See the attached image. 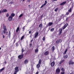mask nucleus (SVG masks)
<instances>
[{
	"label": "nucleus",
	"instance_id": "f257e3e1",
	"mask_svg": "<svg viewBox=\"0 0 74 74\" xmlns=\"http://www.w3.org/2000/svg\"><path fill=\"white\" fill-rule=\"evenodd\" d=\"M14 74H16L18 72H19V69H18V66H16L14 68Z\"/></svg>",
	"mask_w": 74,
	"mask_h": 74
},
{
	"label": "nucleus",
	"instance_id": "f03ea898",
	"mask_svg": "<svg viewBox=\"0 0 74 74\" xmlns=\"http://www.w3.org/2000/svg\"><path fill=\"white\" fill-rule=\"evenodd\" d=\"M3 29H4L3 31L4 34H5V32L7 31V28H6L5 26L4 25V24H3Z\"/></svg>",
	"mask_w": 74,
	"mask_h": 74
},
{
	"label": "nucleus",
	"instance_id": "7ed1b4c3",
	"mask_svg": "<svg viewBox=\"0 0 74 74\" xmlns=\"http://www.w3.org/2000/svg\"><path fill=\"white\" fill-rule=\"evenodd\" d=\"M60 69L58 68L57 69H56V74H59V73H60Z\"/></svg>",
	"mask_w": 74,
	"mask_h": 74
},
{
	"label": "nucleus",
	"instance_id": "20e7f679",
	"mask_svg": "<svg viewBox=\"0 0 74 74\" xmlns=\"http://www.w3.org/2000/svg\"><path fill=\"white\" fill-rule=\"evenodd\" d=\"M23 54H21V55H19L18 58L19 59H21L23 58Z\"/></svg>",
	"mask_w": 74,
	"mask_h": 74
},
{
	"label": "nucleus",
	"instance_id": "39448f33",
	"mask_svg": "<svg viewBox=\"0 0 74 74\" xmlns=\"http://www.w3.org/2000/svg\"><path fill=\"white\" fill-rule=\"evenodd\" d=\"M13 17H12V16H10L8 17V21H11L12 20Z\"/></svg>",
	"mask_w": 74,
	"mask_h": 74
},
{
	"label": "nucleus",
	"instance_id": "423d86ee",
	"mask_svg": "<svg viewBox=\"0 0 74 74\" xmlns=\"http://www.w3.org/2000/svg\"><path fill=\"white\" fill-rule=\"evenodd\" d=\"M53 24V23L51 22H49V23L48 25H46V27H47L48 26H51Z\"/></svg>",
	"mask_w": 74,
	"mask_h": 74
},
{
	"label": "nucleus",
	"instance_id": "0eeeda50",
	"mask_svg": "<svg viewBox=\"0 0 74 74\" xmlns=\"http://www.w3.org/2000/svg\"><path fill=\"white\" fill-rule=\"evenodd\" d=\"M38 34H39L38 32H36L35 34L34 38H36V37L38 36Z\"/></svg>",
	"mask_w": 74,
	"mask_h": 74
},
{
	"label": "nucleus",
	"instance_id": "6e6552de",
	"mask_svg": "<svg viewBox=\"0 0 74 74\" xmlns=\"http://www.w3.org/2000/svg\"><path fill=\"white\" fill-rule=\"evenodd\" d=\"M66 1H65L64 2H63L62 3H61V4H60V5H64L66 3Z\"/></svg>",
	"mask_w": 74,
	"mask_h": 74
},
{
	"label": "nucleus",
	"instance_id": "1a4fd4ad",
	"mask_svg": "<svg viewBox=\"0 0 74 74\" xmlns=\"http://www.w3.org/2000/svg\"><path fill=\"white\" fill-rule=\"evenodd\" d=\"M49 53V52L48 51H46L45 53H44V55H48Z\"/></svg>",
	"mask_w": 74,
	"mask_h": 74
},
{
	"label": "nucleus",
	"instance_id": "9d476101",
	"mask_svg": "<svg viewBox=\"0 0 74 74\" xmlns=\"http://www.w3.org/2000/svg\"><path fill=\"white\" fill-rule=\"evenodd\" d=\"M24 63L25 64H27V63H28V60H25V61L24 62Z\"/></svg>",
	"mask_w": 74,
	"mask_h": 74
},
{
	"label": "nucleus",
	"instance_id": "9b49d317",
	"mask_svg": "<svg viewBox=\"0 0 74 74\" xmlns=\"http://www.w3.org/2000/svg\"><path fill=\"white\" fill-rule=\"evenodd\" d=\"M7 12V10L6 9L3 10L2 11V12Z\"/></svg>",
	"mask_w": 74,
	"mask_h": 74
},
{
	"label": "nucleus",
	"instance_id": "f8f14e48",
	"mask_svg": "<svg viewBox=\"0 0 74 74\" xmlns=\"http://www.w3.org/2000/svg\"><path fill=\"white\" fill-rule=\"evenodd\" d=\"M38 49H37L35 50V53H38Z\"/></svg>",
	"mask_w": 74,
	"mask_h": 74
},
{
	"label": "nucleus",
	"instance_id": "ddd939ff",
	"mask_svg": "<svg viewBox=\"0 0 74 74\" xmlns=\"http://www.w3.org/2000/svg\"><path fill=\"white\" fill-rule=\"evenodd\" d=\"M40 65L39 64H38L36 65V67L37 69H38L39 68H40Z\"/></svg>",
	"mask_w": 74,
	"mask_h": 74
},
{
	"label": "nucleus",
	"instance_id": "4468645a",
	"mask_svg": "<svg viewBox=\"0 0 74 74\" xmlns=\"http://www.w3.org/2000/svg\"><path fill=\"white\" fill-rule=\"evenodd\" d=\"M39 27H40V28H41H41H42V23L39 25Z\"/></svg>",
	"mask_w": 74,
	"mask_h": 74
},
{
	"label": "nucleus",
	"instance_id": "2eb2a0df",
	"mask_svg": "<svg viewBox=\"0 0 74 74\" xmlns=\"http://www.w3.org/2000/svg\"><path fill=\"white\" fill-rule=\"evenodd\" d=\"M55 65V62H53L51 64V66H53Z\"/></svg>",
	"mask_w": 74,
	"mask_h": 74
},
{
	"label": "nucleus",
	"instance_id": "dca6fc26",
	"mask_svg": "<svg viewBox=\"0 0 74 74\" xmlns=\"http://www.w3.org/2000/svg\"><path fill=\"white\" fill-rule=\"evenodd\" d=\"M52 51L53 52L55 51V47L53 46L52 48Z\"/></svg>",
	"mask_w": 74,
	"mask_h": 74
},
{
	"label": "nucleus",
	"instance_id": "f3484780",
	"mask_svg": "<svg viewBox=\"0 0 74 74\" xmlns=\"http://www.w3.org/2000/svg\"><path fill=\"white\" fill-rule=\"evenodd\" d=\"M68 57V56H67V55H66V56H64V58L65 59H67V58Z\"/></svg>",
	"mask_w": 74,
	"mask_h": 74
},
{
	"label": "nucleus",
	"instance_id": "a211bd4d",
	"mask_svg": "<svg viewBox=\"0 0 74 74\" xmlns=\"http://www.w3.org/2000/svg\"><path fill=\"white\" fill-rule=\"evenodd\" d=\"M71 10H72V8H71L69 9L68 10V11L70 13L71 12Z\"/></svg>",
	"mask_w": 74,
	"mask_h": 74
},
{
	"label": "nucleus",
	"instance_id": "6ab92c4d",
	"mask_svg": "<svg viewBox=\"0 0 74 74\" xmlns=\"http://www.w3.org/2000/svg\"><path fill=\"white\" fill-rule=\"evenodd\" d=\"M10 16H12V17H14V16H15V14H14V13H12L11 14V15Z\"/></svg>",
	"mask_w": 74,
	"mask_h": 74
},
{
	"label": "nucleus",
	"instance_id": "aec40b11",
	"mask_svg": "<svg viewBox=\"0 0 74 74\" xmlns=\"http://www.w3.org/2000/svg\"><path fill=\"white\" fill-rule=\"evenodd\" d=\"M45 4L44 3L40 7V8H42L43 7H44V6H45Z\"/></svg>",
	"mask_w": 74,
	"mask_h": 74
},
{
	"label": "nucleus",
	"instance_id": "412c9836",
	"mask_svg": "<svg viewBox=\"0 0 74 74\" xmlns=\"http://www.w3.org/2000/svg\"><path fill=\"white\" fill-rule=\"evenodd\" d=\"M41 60H39L38 64H41Z\"/></svg>",
	"mask_w": 74,
	"mask_h": 74
},
{
	"label": "nucleus",
	"instance_id": "4be33fe9",
	"mask_svg": "<svg viewBox=\"0 0 74 74\" xmlns=\"http://www.w3.org/2000/svg\"><path fill=\"white\" fill-rule=\"evenodd\" d=\"M4 69H5V68H3L2 69H0V72H1L2 71H3Z\"/></svg>",
	"mask_w": 74,
	"mask_h": 74
},
{
	"label": "nucleus",
	"instance_id": "5701e85b",
	"mask_svg": "<svg viewBox=\"0 0 74 74\" xmlns=\"http://www.w3.org/2000/svg\"><path fill=\"white\" fill-rule=\"evenodd\" d=\"M19 30V27H17L16 30V32H18Z\"/></svg>",
	"mask_w": 74,
	"mask_h": 74
},
{
	"label": "nucleus",
	"instance_id": "b1692460",
	"mask_svg": "<svg viewBox=\"0 0 74 74\" xmlns=\"http://www.w3.org/2000/svg\"><path fill=\"white\" fill-rule=\"evenodd\" d=\"M59 41L58 40H57L56 42V44H59Z\"/></svg>",
	"mask_w": 74,
	"mask_h": 74
},
{
	"label": "nucleus",
	"instance_id": "393cba45",
	"mask_svg": "<svg viewBox=\"0 0 74 74\" xmlns=\"http://www.w3.org/2000/svg\"><path fill=\"white\" fill-rule=\"evenodd\" d=\"M61 70L63 72H64L65 70H64V68H62V69H61Z\"/></svg>",
	"mask_w": 74,
	"mask_h": 74
},
{
	"label": "nucleus",
	"instance_id": "a878e982",
	"mask_svg": "<svg viewBox=\"0 0 74 74\" xmlns=\"http://www.w3.org/2000/svg\"><path fill=\"white\" fill-rule=\"evenodd\" d=\"M23 38H24V36H23L21 38V40H22L23 39Z\"/></svg>",
	"mask_w": 74,
	"mask_h": 74
},
{
	"label": "nucleus",
	"instance_id": "bb28decb",
	"mask_svg": "<svg viewBox=\"0 0 74 74\" xmlns=\"http://www.w3.org/2000/svg\"><path fill=\"white\" fill-rule=\"evenodd\" d=\"M67 49H66V51H65L64 52V54H66V52H67Z\"/></svg>",
	"mask_w": 74,
	"mask_h": 74
},
{
	"label": "nucleus",
	"instance_id": "cd10ccee",
	"mask_svg": "<svg viewBox=\"0 0 74 74\" xmlns=\"http://www.w3.org/2000/svg\"><path fill=\"white\" fill-rule=\"evenodd\" d=\"M72 0L73 1V0H70V1H71V4L72 3V5H73L74 4V2L71 1H72Z\"/></svg>",
	"mask_w": 74,
	"mask_h": 74
},
{
	"label": "nucleus",
	"instance_id": "c85d7f7f",
	"mask_svg": "<svg viewBox=\"0 0 74 74\" xmlns=\"http://www.w3.org/2000/svg\"><path fill=\"white\" fill-rule=\"evenodd\" d=\"M22 16H23V14H21L19 16V18H21V17H22Z\"/></svg>",
	"mask_w": 74,
	"mask_h": 74
},
{
	"label": "nucleus",
	"instance_id": "c756f323",
	"mask_svg": "<svg viewBox=\"0 0 74 74\" xmlns=\"http://www.w3.org/2000/svg\"><path fill=\"white\" fill-rule=\"evenodd\" d=\"M62 30H63V29H61V30L60 31V34H61V33H62Z\"/></svg>",
	"mask_w": 74,
	"mask_h": 74
},
{
	"label": "nucleus",
	"instance_id": "7c9ffc66",
	"mask_svg": "<svg viewBox=\"0 0 74 74\" xmlns=\"http://www.w3.org/2000/svg\"><path fill=\"white\" fill-rule=\"evenodd\" d=\"M58 8H57L55 9V11L56 12L58 11Z\"/></svg>",
	"mask_w": 74,
	"mask_h": 74
},
{
	"label": "nucleus",
	"instance_id": "2f4dec72",
	"mask_svg": "<svg viewBox=\"0 0 74 74\" xmlns=\"http://www.w3.org/2000/svg\"><path fill=\"white\" fill-rule=\"evenodd\" d=\"M6 17H8L9 16V14L8 13L6 15Z\"/></svg>",
	"mask_w": 74,
	"mask_h": 74
},
{
	"label": "nucleus",
	"instance_id": "473e14b6",
	"mask_svg": "<svg viewBox=\"0 0 74 74\" xmlns=\"http://www.w3.org/2000/svg\"><path fill=\"white\" fill-rule=\"evenodd\" d=\"M54 30V28H52L51 29V32H53Z\"/></svg>",
	"mask_w": 74,
	"mask_h": 74
},
{
	"label": "nucleus",
	"instance_id": "72a5a7b5",
	"mask_svg": "<svg viewBox=\"0 0 74 74\" xmlns=\"http://www.w3.org/2000/svg\"><path fill=\"white\" fill-rule=\"evenodd\" d=\"M58 41H59V42H62V40L61 39H59V40H58Z\"/></svg>",
	"mask_w": 74,
	"mask_h": 74
},
{
	"label": "nucleus",
	"instance_id": "f704fd0d",
	"mask_svg": "<svg viewBox=\"0 0 74 74\" xmlns=\"http://www.w3.org/2000/svg\"><path fill=\"white\" fill-rule=\"evenodd\" d=\"M25 51V50H24L23 49H22V52L23 53V52Z\"/></svg>",
	"mask_w": 74,
	"mask_h": 74
},
{
	"label": "nucleus",
	"instance_id": "c9c22d12",
	"mask_svg": "<svg viewBox=\"0 0 74 74\" xmlns=\"http://www.w3.org/2000/svg\"><path fill=\"white\" fill-rule=\"evenodd\" d=\"M67 26H68V23H66L64 25V26H65L66 27H67Z\"/></svg>",
	"mask_w": 74,
	"mask_h": 74
},
{
	"label": "nucleus",
	"instance_id": "e433bc0d",
	"mask_svg": "<svg viewBox=\"0 0 74 74\" xmlns=\"http://www.w3.org/2000/svg\"><path fill=\"white\" fill-rule=\"evenodd\" d=\"M69 12H66V15H69Z\"/></svg>",
	"mask_w": 74,
	"mask_h": 74
},
{
	"label": "nucleus",
	"instance_id": "4c0bfd02",
	"mask_svg": "<svg viewBox=\"0 0 74 74\" xmlns=\"http://www.w3.org/2000/svg\"><path fill=\"white\" fill-rule=\"evenodd\" d=\"M18 45H19V44H18V43L17 42L16 43V47H18Z\"/></svg>",
	"mask_w": 74,
	"mask_h": 74
},
{
	"label": "nucleus",
	"instance_id": "58836bf2",
	"mask_svg": "<svg viewBox=\"0 0 74 74\" xmlns=\"http://www.w3.org/2000/svg\"><path fill=\"white\" fill-rule=\"evenodd\" d=\"M71 64V61H70L69 62V65H70Z\"/></svg>",
	"mask_w": 74,
	"mask_h": 74
},
{
	"label": "nucleus",
	"instance_id": "ea45409f",
	"mask_svg": "<svg viewBox=\"0 0 74 74\" xmlns=\"http://www.w3.org/2000/svg\"><path fill=\"white\" fill-rule=\"evenodd\" d=\"M42 40H45V37H43Z\"/></svg>",
	"mask_w": 74,
	"mask_h": 74
},
{
	"label": "nucleus",
	"instance_id": "a19ab883",
	"mask_svg": "<svg viewBox=\"0 0 74 74\" xmlns=\"http://www.w3.org/2000/svg\"><path fill=\"white\" fill-rule=\"evenodd\" d=\"M69 17H67L66 19V21H68V19H69Z\"/></svg>",
	"mask_w": 74,
	"mask_h": 74
},
{
	"label": "nucleus",
	"instance_id": "79ce46f5",
	"mask_svg": "<svg viewBox=\"0 0 74 74\" xmlns=\"http://www.w3.org/2000/svg\"><path fill=\"white\" fill-rule=\"evenodd\" d=\"M47 3V1H45V3H44L45 4V5H46V4Z\"/></svg>",
	"mask_w": 74,
	"mask_h": 74
},
{
	"label": "nucleus",
	"instance_id": "37998d69",
	"mask_svg": "<svg viewBox=\"0 0 74 74\" xmlns=\"http://www.w3.org/2000/svg\"><path fill=\"white\" fill-rule=\"evenodd\" d=\"M65 73V72H61V74H64Z\"/></svg>",
	"mask_w": 74,
	"mask_h": 74
},
{
	"label": "nucleus",
	"instance_id": "c03bdc74",
	"mask_svg": "<svg viewBox=\"0 0 74 74\" xmlns=\"http://www.w3.org/2000/svg\"><path fill=\"white\" fill-rule=\"evenodd\" d=\"M66 27H65V26H63V29H65L66 28Z\"/></svg>",
	"mask_w": 74,
	"mask_h": 74
},
{
	"label": "nucleus",
	"instance_id": "a18cd8bd",
	"mask_svg": "<svg viewBox=\"0 0 74 74\" xmlns=\"http://www.w3.org/2000/svg\"><path fill=\"white\" fill-rule=\"evenodd\" d=\"M31 32H32V31H29V34H31Z\"/></svg>",
	"mask_w": 74,
	"mask_h": 74
},
{
	"label": "nucleus",
	"instance_id": "49530a36",
	"mask_svg": "<svg viewBox=\"0 0 74 74\" xmlns=\"http://www.w3.org/2000/svg\"><path fill=\"white\" fill-rule=\"evenodd\" d=\"M27 2H28V3H30V0H27Z\"/></svg>",
	"mask_w": 74,
	"mask_h": 74
},
{
	"label": "nucleus",
	"instance_id": "de8ad7c7",
	"mask_svg": "<svg viewBox=\"0 0 74 74\" xmlns=\"http://www.w3.org/2000/svg\"><path fill=\"white\" fill-rule=\"evenodd\" d=\"M8 35H11V32H10V31L9 32V33Z\"/></svg>",
	"mask_w": 74,
	"mask_h": 74
},
{
	"label": "nucleus",
	"instance_id": "09e8293b",
	"mask_svg": "<svg viewBox=\"0 0 74 74\" xmlns=\"http://www.w3.org/2000/svg\"><path fill=\"white\" fill-rule=\"evenodd\" d=\"M2 37L3 38H4V37H5V36H4V35H3L2 36Z\"/></svg>",
	"mask_w": 74,
	"mask_h": 74
},
{
	"label": "nucleus",
	"instance_id": "8fccbe9b",
	"mask_svg": "<svg viewBox=\"0 0 74 74\" xmlns=\"http://www.w3.org/2000/svg\"><path fill=\"white\" fill-rule=\"evenodd\" d=\"M62 63H63V62H64V60H62L61 61Z\"/></svg>",
	"mask_w": 74,
	"mask_h": 74
},
{
	"label": "nucleus",
	"instance_id": "3c124183",
	"mask_svg": "<svg viewBox=\"0 0 74 74\" xmlns=\"http://www.w3.org/2000/svg\"><path fill=\"white\" fill-rule=\"evenodd\" d=\"M62 62H61V61H60V63H59V64H62Z\"/></svg>",
	"mask_w": 74,
	"mask_h": 74
},
{
	"label": "nucleus",
	"instance_id": "603ef678",
	"mask_svg": "<svg viewBox=\"0 0 74 74\" xmlns=\"http://www.w3.org/2000/svg\"><path fill=\"white\" fill-rule=\"evenodd\" d=\"M8 36H9V38H10V37H11V35H8Z\"/></svg>",
	"mask_w": 74,
	"mask_h": 74
},
{
	"label": "nucleus",
	"instance_id": "864d4df0",
	"mask_svg": "<svg viewBox=\"0 0 74 74\" xmlns=\"http://www.w3.org/2000/svg\"><path fill=\"white\" fill-rule=\"evenodd\" d=\"M20 44L21 47V46H22V45H21V44H22V43H21V42H20Z\"/></svg>",
	"mask_w": 74,
	"mask_h": 74
},
{
	"label": "nucleus",
	"instance_id": "5fc2aeb1",
	"mask_svg": "<svg viewBox=\"0 0 74 74\" xmlns=\"http://www.w3.org/2000/svg\"><path fill=\"white\" fill-rule=\"evenodd\" d=\"M35 74H38V72H36Z\"/></svg>",
	"mask_w": 74,
	"mask_h": 74
},
{
	"label": "nucleus",
	"instance_id": "6e6d98bb",
	"mask_svg": "<svg viewBox=\"0 0 74 74\" xmlns=\"http://www.w3.org/2000/svg\"><path fill=\"white\" fill-rule=\"evenodd\" d=\"M71 64H74V62H71Z\"/></svg>",
	"mask_w": 74,
	"mask_h": 74
},
{
	"label": "nucleus",
	"instance_id": "4d7b16f0",
	"mask_svg": "<svg viewBox=\"0 0 74 74\" xmlns=\"http://www.w3.org/2000/svg\"><path fill=\"white\" fill-rule=\"evenodd\" d=\"M16 40H14V43H15V41Z\"/></svg>",
	"mask_w": 74,
	"mask_h": 74
},
{
	"label": "nucleus",
	"instance_id": "13d9d810",
	"mask_svg": "<svg viewBox=\"0 0 74 74\" xmlns=\"http://www.w3.org/2000/svg\"><path fill=\"white\" fill-rule=\"evenodd\" d=\"M1 11H0V14H1Z\"/></svg>",
	"mask_w": 74,
	"mask_h": 74
},
{
	"label": "nucleus",
	"instance_id": "bf43d9fd",
	"mask_svg": "<svg viewBox=\"0 0 74 74\" xmlns=\"http://www.w3.org/2000/svg\"><path fill=\"white\" fill-rule=\"evenodd\" d=\"M8 31H7L6 32V33L7 34H8Z\"/></svg>",
	"mask_w": 74,
	"mask_h": 74
},
{
	"label": "nucleus",
	"instance_id": "052dcab7",
	"mask_svg": "<svg viewBox=\"0 0 74 74\" xmlns=\"http://www.w3.org/2000/svg\"><path fill=\"white\" fill-rule=\"evenodd\" d=\"M30 47H31V46H32V44H30Z\"/></svg>",
	"mask_w": 74,
	"mask_h": 74
},
{
	"label": "nucleus",
	"instance_id": "680f3d73",
	"mask_svg": "<svg viewBox=\"0 0 74 74\" xmlns=\"http://www.w3.org/2000/svg\"><path fill=\"white\" fill-rule=\"evenodd\" d=\"M33 40H31V42H32L33 41Z\"/></svg>",
	"mask_w": 74,
	"mask_h": 74
},
{
	"label": "nucleus",
	"instance_id": "e2e57ef3",
	"mask_svg": "<svg viewBox=\"0 0 74 74\" xmlns=\"http://www.w3.org/2000/svg\"><path fill=\"white\" fill-rule=\"evenodd\" d=\"M25 1V0H23V2Z\"/></svg>",
	"mask_w": 74,
	"mask_h": 74
},
{
	"label": "nucleus",
	"instance_id": "0e129e2a",
	"mask_svg": "<svg viewBox=\"0 0 74 74\" xmlns=\"http://www.w3.org/2000/svg\"><path fill=\"white\" fill-rule=\"evenodd\" d=\"M53 1H57V0H53Z\"/></svg>",
	"mask_w": 74,
	"mask_h": 74
},
{
	"label": "nucleus",
	"instance_id": "69168bd1",
	"mask_svg": "<svg viewBox=\"0 0 74 74\" xmlns=\"http://www.w3.org/2000/svg\"><path fill=\"white\" fill-rule=\"evenodd\" d=\"M1 47H0V50H1Z\"/></svg>",
	"mask_w": 74,
	"mask_h": 74
},
{
	"label": "nucleus",
	"instance_id": "338daca9",
	"mask_svg": "<svg viewBox=\"0 0 74 74\" xmlns=\"http://www.w3.org/2000/svg\"><path fill=\"white\" fill-rule=\"evenodd\" d=\"M4 63H5V64L6 63V62H5Z\"/></svg>",
	"mask_w": 74,
	"mask_h": 74
},
{
	"label": "nucleus",
	"instance_id": "774afa93",
	"mask_svg": "<svg viewBox=\"0 0 74 74\" xmlns=\"http://www.w3.org/2000/svg\"><path fill=\"white\" fill-rule=\"evenodd\" d=\"M41 17H42V16H41Z\"/></svg>",
	"mask_w": 74,
	"mask_h": 74
}]
</instances>
